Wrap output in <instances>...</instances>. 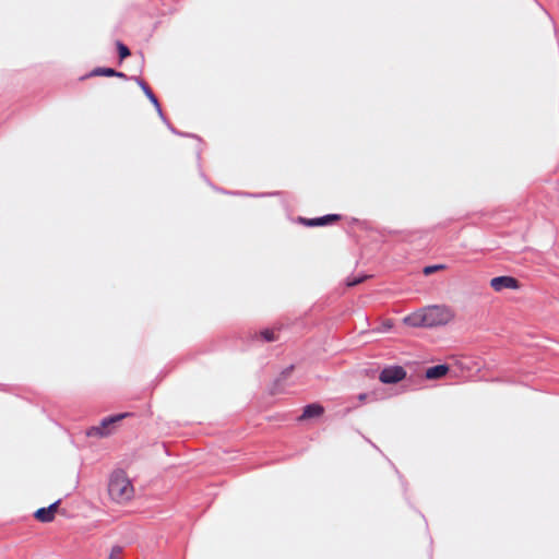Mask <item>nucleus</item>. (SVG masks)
<instances>
[{
    "mask_svg": "<svg viewBox=\"0 0 559 559\" xmlns=\"http://www.w3.org/2000/svg\"><path fill=\"white\" fill-rule=\"evenodd\" d=\"M490 286L496 292L503 289H518L520 287L519 281L512 276H497L491 278Z\"/></svg>",
    "mask_w": 559,
    "mask_h": 559,
    "instance_id": "5",
    "label": "nucleus"
},
{
    "mask_svg": "<svg viewBox=\"0 0 559 559\" xmlns=\"http://www.w3.org/2000/svg\"><path fill=\"white\" fill-rule=\"evenodd\" d=\"M122 548L120 546H114L109 555V559H121Z\"/></svg>",
    "mask_w": 559,
    "mask_h": 559,
    "instance_id": "14",
    "label": "nucleus"
},
{
    "mask_svg": "<svg viewBox=\"0 0 559 559\" xmlns=\"http://www.w3.org/2000/svg\"><path fill=\"white\" fill-rule=\"evenodd\" d=\"M168 127L171 130V132L177 133V131L171 126L168 124Z\"/></svg>",
    "mask_w": 559,
    "mask_h": 559,
    "instance_id": "20",
    "label": "nucleus"
},
{
    "mask_svg": "<svg viewBox=\"0 0 559 559\" xmlns=\"http://www.w3.org/2000/svg\"><path fill=\"white\" fill-rule=\"evenodd\" d=\"M292 369H293V366H290L289 368H287V369L283 372V376H285V377H286V376H288V374L290 373Z\"/></svg>",
    "mask_w": 559,
    "mask_h": 559,
    "instance_id": "18",
    "label": "nucleus"
},
{
    "mask_svg": "<svg viewBox=\"0 0 559 559\" xmlns=\"http://www.w3.org/2000/svg\"><path fill=\"white\" fill-rule=\"evenodd\" d=\"M34 516L36 520L43 522V523H49L52 521V515L50 513V510L47 508H40L35 513Z\"/></svg>",
    "mask_w": 559,
    "mask_h": 559,
    "instance_id": "11",
    "label": "nucleus"
},
{
    "mask_svg": "<svg viewBox=\"0 0 559 559\" xmlns=\"http://www.w3.org/2000/svg\"><path fill=\"white\" fill-rule=\"evenodd\" d=\"M117 49H118L120 60H123L130 56L129 48L121 41H117Z\"/></svg>",
    "mask_w": 559,
    "mask_h": 559,
    "instance_id": "12",
    "label": "nucleus"
},
{
    "mask_svg": "<svg viewBox=\"0 0 559 559\" xmlns=\"http://www.w3.org/2000/svg\"><path fill=\"white\" fill-rule=\"evenodd\" d=\"M443 267H444V265H442V264H438V265H429V266H426V267L424 269V273H425L426 275H429V274H431V273H433V272H436V271H438V270H441V269H443Z\"/></svg>",
    "mask_w": 559,
    "mask_h": 559,
    "instance_id": "15",
    "label": "nucleus"
},
{
    "mask_svg": "<svg viewBox=\"0 0 559 559\" xmlns=\"http://www.w3.org/2000/svg\"><path fill=\"white\" fill-rule=\"evenodd\" d=\"M448 371L449 367L447 365H437L428 368L425 374L427 379L431 380L442 378Z\"/></svg>",
    "mask_w": 559,
    "mask_h": 559,
    "instance_id": "9",
    "label": "nucleus"
},
{
    "mask_svg": "<svg viewBox=\"0 0 559 559\" xmlns=\"http://www.w3.org/2000/svg\"><path fill=\"white\" fill-rule=\"evenodd\" d=\"M58 504H59V501H56V502L51 503L49 507H47V509L50 510L52 519L55 518V513H56V511L58 509Z\"/></svg>",
    "mask_w": 559,
    "mask_h": 559,
    "instance_id": "17",
    "label": "nucleus"
},
{
    "mask_svg": "<svg viewBox=\"0 0 559 559\" xmlns=\"http://www.w3.org/2000/svg\"><path fill=\"white\" fill-rule=\"evenodd\" d=\"M364 281V277H354L353 280L347 281V286H355Z\"/></svg>",
    "mask_w": 559,
    "mask_h": 559,
    "instance_id": "16",
    "label": "nucleus"
},
{
    "mask_svg": "<svg viewBox=\"0 0 559 559\" xmlns=\"http://www.w3.org/2000/svg\"><path fill=\"white\" fill-rule=\"evenodd\" d=\"M261 336L265 342H273L276 340L274 335V331L270 329H265L261 332Z\"/></svg>",
    "mask_w": 559,
    "mask_h": 559,
    "instance_id": "13",
    "label": "nucleus"
},
{
    "mask_svg": "<svg viewBox=\"0 0 559 559\" xmlns=\"http://www.w3.org/2000/svg\"><path fill=\"white\" fill-rule=\"evenodd\" d=\"M406 376L405 370L400 366H393L384 368L379 376V379L383 383H396L403 380Z\"/></svg>",
    "mask_w": 559,
    "mask_h": 559,
    "instance_id": "4",
    "label": "nucleus"
},
{
    "mask_svg": "<svg viewBox=\"0 0 559 559\" xmlns=\"http://www.w3.org/2000/svg\"><path fill=\"white\" fill-rule=\"evenodd\" d=\"M358 397H359L360 401H365L367 395L365 393H361V394H359Z\"/></svg>",
    "mask_w": 559,
    "mask_h": 559,
    "instance_id": "19",
    "label": "nucleus"
},
{
    "mask_svg": "<svg viewBox=\"0 0 559 559\" xmlns=\"http://www.w3.org/2000/svg\"><path fill=\"white\" fill-rule=\"evenodd\" d=\"M135 81L139 84V86L142 88V91L144 92L146 97L150 99V102L154 105V107L156 108L159 117L163 120H166L165 117H164L160 104H159L157 97L152 92V90L148 87V85L142 79H140V78H135Z\"/></svg>",
    "mask_w": 559,
    "mask_h": 559,
    "instance_id": "6",
    "label": "nucleus"
},
{
    "mask_svg": "<svg viewBox=\"0 0 559 559\" xmlns=\"http://www.w3.org/2000/svg\"><path fill=\"white\" fill-rule=\"evenodd\" d=\"M324 412V408L320 404H309L305 406L304 412L299 419H309L313 417H319Z\"/></svg>",
    "mask_w": 559,
    "mask_h": 559,
    "instance_id": "8",
    "label": "nucleus"
},
{
    "mask_svg": "<svg viewBox=\"0 0 559 559\" xmlns=\"http://www.w3.org/2000/svg\"><path fill=\"white\" fill-rule=\"evenodd\" d=\"M91 75H104V76H117L127 79V75L122 72H118L111 68H96L92 71Z\"/></svg>",
    "mask_w": 559,
    "mask_h": 559,
    "instance_id": "10",
    "label": "nucleus"
},
{
    "mask_svg": "<svg viewBox=\"0 0 559 559\" xmlns=\"http://www.w3.org/2000/svg\"><path fill=\"white\" fill-rule=\"evenodd\" d=\"M108 493L118 503H124L133 497V486L123 471L118 469L110 475Z\"/></svg>",
    "mask_w": 559,
    "mask_h": 559,
    "instance_id": "2",
    "label": "nucleus"
},
{
    "mask_svg": "<svg viewBox=\"0 0 559 559\" xmlns=\"http://www.w3.org/2000/svg\"><path fill=\"white\" fill-rule=\"evenodd\" d=\"M130 413H120L116 415H111L102 419L98 426H93L87 430V436L90 437H107L112 432V426L122 419L129 417Z\"/></svg>",
    "mask_w": 559,
    "mask_h": 559,
    "instance_id": "3",
    "label": "nucleus"
},
{
    "mask_svg": "<svg viewBox=\"0 0 559 559\" xmlns=\"http://www.w3.org/2000/svg\"><path fill=\"white\" fill-rule=\"evenodd\" d=\"M337 219H340V215H337V214H328V215L317 217V218H300L302 224H305L306 226H309V227L324 226V225H328L329 223H331L333 221H337Z\"/></svg>",
    "mask_w": 559,
    "mask_h": 559,
    "instance_id": "7",
    "label": "nucleus"
},
{
    "mask_svg": "<svg viewBox=\"0 0 559 559\" xmlns=\"http://www.w3.org/2000/svg\"><path fill=\"white\" fill-rule=\"evenodd\" d=\"M453 318V313L445 306H429L415 311L404 318V323L413 328H435L444 325Z\"/></svg>",
    "mask_w": 559,
    "mask_h": 559,
    "instance_id": "1",
    "label": "nucleus"
}]
</instances>
